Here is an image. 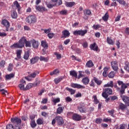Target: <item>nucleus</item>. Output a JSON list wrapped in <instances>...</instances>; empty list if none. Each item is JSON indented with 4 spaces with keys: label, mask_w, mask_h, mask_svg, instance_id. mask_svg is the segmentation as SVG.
I'll return each mask as SVG.
<instances>
[{
    "label": "nucleus",
    "mask_w": 129,
    "mask_h": 129,
    "mask_svg": "<svg viewBox=\"0 0 129 129\" xmlns=\"http://www.w3.org/2000/svg\"><path fill=\"white\" fill-rule=\"evenodd\" d=\"M31 42L32 43V46L33 47V48L37 49V48L39 47V43H38V41H36L34 39H33L31 41Z\"/></svg>",
    "instance_id": "22"
},
{
    "label": "nucleus",
    "mask_w": 129,
    "mask_h": 129,
    "mask_svg": "<svg viewBox=\"0 0 129 129\" xmlns=\"http://www.w3.org/2000/svg\"><path fill=\"white\" fill-rule=\"evenodd\" d=\"M86 66L88 68H91V67H93V66H94V64H93V62L91 60H89L87 62Z\"/></svg>",
    "instance_id": "26"
},
{
    "label": "nucleus",
    "mask_w": 129,
    "mask_h": 129,
    "mask_svg": "<svg viewBox=\"0 0 129 129\" xmlns=\"http://www.w3.org/2000/svg\"><path fill=\"white\" fill-rule=\"evenodd\" d=\"M93 98H94V102L96 104H97V103H98L99 102V101L97 100V97L96 96V95H94Z\"/></svg>",
    "instance_id": "53"
},
{
    "label": "nucleus",
    "mask_w": 129,
    "mask_h": 129,
    "mask_svg": "<svg viewBox=\"0 0 129 129\" xmlns=\"http://www.w3.org/2000/svg\"><path fill=\"white\" fill-rule=\"evenodd\" d=\"M0 91L1 92H2V94L3 95H7V94H8V91L7 90H5V89H2V90H0Z\"/></svg>",
    "instance_id": "57"
},
{
    "label": "nucleus",
    "mask_w": 129,
    "mask_h": 129,
    "mask_svg": "<svg viewBox=\"0 0 129 129\" xmlns=\"http://www.w3.org/2000/svg\"><path fill=\"white\" fill-rule=\"evenodd\" d=\"M37 74H39V72H38V71H35L34 72L30 74V77H31V78H35L37 76Z\"/></svg>",
    "instance_id": "34"
},
{
    "label": "nucleus",
    "mask_w": 129,
    "mask_h": 129,
    "mask_svg": "<svg viewBox=\"0 0 129 129\" xmlns=\"http://www.w3.org/2000/svg\"><path fill=\"white\" fill-rule=\"evenodd\" d=\"M107 94L111 95V94H112V89L109 88H105L104 92L102 93V96H103L104 98H106V97H108Z\"/></svg>",
    "instance_id": "5"
},
{
    "label": "nucleus",
    "mask_w": 129,
    "mask_h": 129,
    "mask_svg": "<svg viewBox=\"0 0 129 129\" xmlns=\"http://www.w3.org/2000/svg\"><path fill=\"white\" fill-rule=\"evenodd\" d=\"M11 18H12V19H17L18 13H17V12L15 10L11 11Z\"/></svg>",
    "instance_id": "19"
},
{
    "label": "nucleus",
    "mask_w": 129,
    "mask_h": 129,
    "mask_svg": "<svg viewBox=\"0 0 129 129\" xmlns=\"http://www.w3.org/2000/svg\"><path fill=\"white\" fill-rule=\"evenodd\" d=\"M114 76H115V73L113 71L110 72L108 75L109 78H113Z\"/></svg>",
    "instance_id": "41"
},
{
    "label": "nucleus",
    "mask_w": 129,
    "mask_h": 129,
    "mask_svg": "<svg viewBox=\"0 0 129 129\" xmlns=\"http://www.w3.org/2000/svg\"><path fill=\"white\" fill-rule=\"evenodd\" d=\"M62 33L65 38H66L67 37H69V36H70V32H69V31L67 30H64Z\"/></svg>",
    "instance_id": "31"
},
{
    "label": "nucleus",
    "mask_w": 129,
    "mask_h": 129,
    "mask_svg": "<svg viewBox=\"0 0 129 129\" xmlns=\"http://www.w3.org/2000/svg\"><path fill=\"white\" fill-rule=\"evenodd\" d=\"M54 55L56 56V58L58 59V60H60V59H61V54L58 52H55Z\"/></svg>",
    "instance_id": "52"
},
{
    "label": "nucleus",
    "mask_w": 129,
    "mask_h": 129,
    "mask_svg": "<svg viewBox=\"0 0 129 129\" xmlns=\"http://www.w3.org/2000/svg\"><path fill=\"white\" fill-rule=\"evenodd\" d=\"M25 46L29 47H32L31 41L26 40V42H25Z\"/></svg>",
    "instance_id": "47"
},
{
    "label": "nucleus",
    "mask_w": 129,
    "mask_h": 129,
    "mask_svg": "<svg viewBox=\"0 0 129 129\" xmlns=\"http://www.w3.org/2000/svg\"><path fill=\"white\" fill-rule=\"evenodd\" d=\"M37 61H38V57H33L30 59V63L31 64H35V63H36V62H37Z\"/></svg>",
    "instance_id": "40"
},
{
    "label": "nucleus",
    "mask_w": 129,
    "mask_h": 129,
    "mask_svg": "<svg viewBox=\"0 0 129 129\" xmlns=\"http://www.w3.org/2000/svg\"><path fill=\"white\" fill-rule=\"evenodd\" d=\"M37 123L39 125H41V124H44V120H43V119H41V118H39L37 120Z\"/></svg>",
    "instance_id": "38"
},
{
    "label": "nucleus",
    "mask_w": 129,
    "mask_h": 129,
    "mask_svg": "<svg viewBox=\"0 0 129 129\" xmlns=\"http://www.w3.org/2000/svg\"><path fill=\"white\" fill-rule=\"evenodd\" d=\"M55 120L56 123L58 124V125H59V126H62L63 123H64V119H63V117H62V116H56L55 117Z\"/></svg>",
    "instance_id": "7"
},
{
    "label": "nucleus",
    "mask_w": 129,
    "mask_h": 129,
    "mask_svg": "<svg viewBox=\"0 0 129 129\" xmlns=\"http://www.w3.org/2000/svg\"><path fill=\"white\" fill-rule=\"evenodd\" d=\"M119 108L122 111H124V110L127 108V105H126V104L125 105L122 103H120L119 104Z\"/></svg>",
    "instance_id": "16"
},
{
    "label": "nucleus",
    "mask_w": 129,
    "mask_h": 129,
    "mask_svg": "<svg viewBox=\"0 0 129 129\" xmlns=\"http://www.w3.org/2000/svg\"><path fill=\"white\" fill-rule=\"evenodd\" d=\"M57 73H59V70L55 69L52 72H51L50 73V75H51V76L53 75H56V74H57Z\"/></svg>",
    "instance_id": "44"
},
{
    "label": "nucleus",
    "mask_w": 129,
    "mask_h": 129,
    "mask_svg": "<svg viewBox=\"0 0 129 129\" xmlns=\"http://www.w3.org/2000/svg\"><path fill=\"white\" fill-rule=\"evenodd\" d=\"M82 73H84V72L79 71V75L78 77V79H80L81 77H83V75L82 74Z\"/></svg>",
    "instance_id": "51"
},
{
    "label": "nucleus",
    "mask_w": 129,
    "mask_h": 129,
    "mask_svg": "<svg viewBox=\"0 0 129 129\" xmlns=\"http://www.w3.org/2000/svg\"><path fill=\"white\" fill-rule=\"evenodd\" d=\"M66 101L67 102H71V101H72V99L70 97H67L66 98Z\"/></svg>",
    "instance_id": "64"
},
{
    "label": "nucleus",
    "mask_w": 129,
    "mask_h": 129,
    "mask_svg": "<svg viewBox=\"0 0 129 129\" xmlns=\"http://www.w3.org/2000/svg\"><path fill=\"white\" fill-rule=\"evenodd\" d=\"M107 42L109 45H113L114 43L112 39L109 37H107Z\"/></svg>",
    "instance_id": "43"
},
{
    "label": "nucleus",
    "mask_w": 129,
    "mask_h": 129,
    "mask_svg": "<svg viewBox=\"0 0 129 129\" xmlns=\"http://www.w3.org/2000/svg\"><path fill=\"white\" fill-rule=\"evenodd\" d=\"M63 110H64V107H59L56 109V113L57 114H61V113H63Z\"/></svg>",
    "instance_id": "24"
},
{
    "label": "nucleus",
    "mask_w": 129,
    "mask_h": 129,
    "mask_svg": "<svg viewBox=\"0 0 129 129\" xmlns=\"http://www.w3.org/2000/svg\"><path fill=\"white\" fill-rule=\"evenodd\" d=\"M92 28L94 30H98V29H99V28H100V25H99V24L94 25L92 26Z\"/></svg>",
    "instance_id": "48"
},
{
    "label": "nucleus",
    "mask_w": 129,
    "mask_h": 129,
    "mask_svg": "<svg viewBox=\"0 0 129 129\" xmlns=\"http://www.w3.org/2000/svg\"><path fill=\"white\" fill-rule=\"evenodd\" d=\"M41 46L43 47V48H48V47H49L48 43L45 41H41Z\"/></svg>",
    "instance_id": "37"
},
{
    "label": "nucleus",
    "mask_w": 129,
    "mask_h": 129,
    "mask_svg": "<svg viewBox=\"0 0 129 129\" xmlns=\"http://www.w3.org/2000/svg\"><path fill=\"white\" fill-rule=\"evenodd\" d=\"M72 118L74 120L80 121V120H81V115L75 113L73 115Z\"/></svg>",
    "instance_id": "15"
},
{
    "label": "nucleus",
    "mask_w": 129,
    "mask_h": 129,
    "mask_svg": "<svg viewBox=\"0 0 129 129\" xmlns=\"http://www.w3.org/2000/svg\"><path fill=\"white\" fill-rule=\"evenodd\" d=\"M28 24H35L37 22V18L34 15H30L26 19Z\"/></svg>",
    "instance_id": "4"
},
{
    "label": "nucleus",
    "mask_w": 129,
    "mask_h": 129,
    "mask_svg": "<svg viewBox=\"0 0 129 129\" xmlns=\"http://www.w3.org/2000/svg\"><path fill=\"white\" fill-rule=\"evenodd\" d=\"M90 86H91V87H95V85L94 84V80H93V79L91 80L90 82Z\"/></svg>",
    "instance_id": "59"
},
{
    "label": "nucleus",
    "mask_w": 129,
    "mask_h": 129,
    "mask_svg": "<svg viewBox=\"0 0 129 129\" xmlns=\"http://www.w3.org/2000/svg\"><path fill=\"white\" fill-rule=\"evenodd\" d=\"M11 120L12 123H16V125H15L14 129L22 128V126L21 125V123H22V120L21 118L18 117L11 118Z\"/></svg>",
    "instance_id": "2"
},
{
    "label": "nucleus",
    "mask_w": 129,
    "mask_h": 129,
    "mask_svg": "<svg viewBox=\"0 0 129 129\" xmlns=\"http://www.w3.org/2000/svg\"><path fill=\"white\" fill-rule=\"evenodd\" d=\"M108 18H109V15H108V13H106L104 16L102 18V19L103 21H104V22H107Z\"/></svg>",
    "instance_id": "29"
},
{
    "label": "nucleus",
    "mask_w": 129,
    "mask_h": 129,
    "mask_svg": "<svg viewBox=\"0 0 129 129\" xmlns=\"http://www.w3.org/2000/svg\"><path fill=\"white\" fill-rule=\"evenodd\" d=\"M84 15L85 16H87L88 17H89L90 16H91V11L90 10H86L84 12Z\"/></svg>",
    "instance_id": "33"
},
{
    "label": "nucleus",
    "mask_w": 129,
    "mask_h": 129,
    "mask_svg": "<svg viewBox=\"0 0 129 129\" xmlns=\"http://www.w3.org/2000/svg\"><path fill=\"white\" fill-rule=\"evenodd\" d=\"M72 58H73V60H76V61H78V62H80L81 60L80 58H77V57L74 55H72Z\"/></svg>",
    "instance_id": "56"
},
{
    "label": "nucleus",
    "mask_w": 129,
    "mask_h": 129,
    "mask_svg": "<svg viewBox=\"0 0 129 129\" xmlns=\"http://www.w3.org/2000/svg\"><path fill=\"white\" fill-rule=\"evenodd\" d=\"M53 102L54 103V104H56V103H58V102H60V98H55L53 100Z\"/></svg>",
    "instance_id": "58"
},
{
    "label": "nucleus",
    "mask_w": 129,
    "mask_h": 129,
    "mask_svg": "<svg viewBox=\"0 0 129 129\" xmlns=\"http://www.w3.org/2000/svg\"><path fill=\"white\" fill-rule=\"evenodd\" d=\"M89 81L90 80L88 77H86L82 80V82L84 85H87L89 83Z\"/></svg>",
    "instance_id": "18"
},
{
    "label": "nucleus",
    "mask_w": 129,
    "mask_h": 129,
    "mask_svg": "<svg viewBox=\"0 0 129 129\" xmlns=\"http://www.w3.org/2000/svg\"><path fill=\"white\" fill-rule=\"evenodd\" d=\"M30 125L32 128H34V127L37 126V123H36V122H35V120H32L31 121Z\"/></svg>",
    "instance_id": "35"
},
{
    "label": "nucleus",
    "mask_w": 129,
    "mask_h": 129,
    "mask_svg": "<svg viewBox=\"0 0 129 129\" xmlns=\"http://www.w3.org/2000/svg\"><path fill=\"white\" fill-rule=\"evenodd\" d=\"M2 24L3 25V26L6 27L7 32H9V28H10V22L8 20L4 19L2 20Z\"/></svg>",
    "instance_id": "10"
},
{
    "label": "nucleus",
    "mask_w": 129,
    "mask_h": 129,
    "mask_svg": "<svg viewBox=\"0 0 129 129\" xmlns=\"http://www.w3.org/2000/svg\"><path fill=\"white\" fill-rule=\"evenodd\" d=\"M65 5L67 8H72L75 6L76 4L75 2H66Z\"/></svg>",
    "instance_id": "21"
},
{
    "label": "nucleus",
    "mask_w": 129,
    "mask_h": 129,
    "mask_svg": "<svg viewBox=\"0 0 129 129\" xmlns=\"http://www.w3.org/2000/svg\"><path fill=\"white\" fill-rule=\"evenodd\" d=\"M22 54V50H17L16 51V55L17 58L21 59V54Z\"/></svg>",
    "instance_id": "42"
},
{
    "label": "nucleus",
    "mask_w": 129,
    "mask_h": 129,
    "mask_svg": "<svg viewBox=\"0 0 129 129\" xmlns=\"http://www.w3.org/2000/svg\"><path fill=\"white\" fill-rule=\"evenodd\" d=\"M90 48L91 50L95 51V52H97V51H98V46H97V44L95 42L90 44Z\"/></svg>",
    "instance_id": "12"
},
{
    "label": "nucleus",
    "mask_w": 129,
    "mask_h": 129,
    "mask_svg": "<svg viewBox=\"0 0 129 129\" xmlns=\"http://www.w3.org/2000/svg\"><path fill=\"white\" fill-rule=\"evenodd\" d=\"M110 98H111V100H117L118 98L116 96H110Z\"/></svg>",
    "instance_id": "63"
},
{
    "label": "nucleus",
    "mask_w": 129,
    "mask_h": 129,
    "mask_svg": "<svg viewBox=\"0 0 129 129\" xmlns=\"http://www.w3.org/2000/svg\"><path fill=\"white\" fill-rule=\"evenodd\" d=\"M14 6H15L16 7V8H17V9H18V11H20V4H19V3L18 2V1H15L14 3Z\"/></svg>",
    "instance_id": "49"
},
{
    "label": "nucleus",
    "mask_w": 129,
    "mask_h": 129,
    "mask_svg": "<svg viewBox=\"0 0 129 129\" xmlns=\"http://www.w3.org/2000/svg\"><path fill=\"white\" fill-rule=\"evenodd\" d=\"M36 10L39 12H43V11H47V9L45 7L38 6L36 7Z\"/></svg>",
    "instance_id": "30"
},
{
    "label": "nucleus",
    "mask_w": 129,
    "mask_h": 129,
    "mask_svg": "<svg viewBox=\"0 0 129 129\" xmlns=\"http://www.w3.org/2000/svg\"><path fill=\"white\" fill-rule=\"evenodd\" d=\"M121 98L122 100L125 103V104L127 105V106H129V97L125 95H121Z\"/></svg>",
    "instance_id": "11"
},
{
    "label": "nucleus",
    "mask_w": 129,
    "mask_h": 129,
    "mask_svg": "<svg viewBox=\"0 0 129 129\" xmlns=\"http://www.w3.org/2000/svg\"><path fill=\"white\" fill-rule=\"evenodd\" d=\"M64 78H65V77L61 76L54 79V81L55 84H58V83L61 82V81H62Z\"/></svg>",
    "instance_id": "17"
},
{
    "label": "nucleus",
    "mask_w": 129,
    "mask_h": 129,
    "mask_svg": "<svg viewBox=\"0 0 129 129\" xmlns=\"http://www.w3.org/2000/svg\"><path fill=\"white\" fill-rule=\"evenodd\" d=\"M30 57V50H27L25 52L23 58L25 60H28Z\"/></svg>",
    "instance_id": "25"
},
{
    "label": "nucleus",
    "mask_w": 129,
    "mask_h": 129,
    "mask_svg": "<svg viewBox=\"0 0 129 129\" xmlns=\"http://www.w3.org/2000/svg\"><path fill=\"white\" fill-rule=\"evenodd\" d=\"M82 46L84 48H86L87 47H88V43L87 42L85 41L83 43Z\"/></svg>",
    "instance_id": "62"
},
{
    "label": "nucleus",
    "mask_w": 129,
    "mask_h": 129,
    "mask_svg": "<svg viewBox=\"0 0 129 129\" xmlns=\"http://www.w3.org/2000/svg\"><path fill=\"white\" fill-rule=\"evenodd\" d=\"M21 84H19V87L21 90H26V88H25V85H26V81L23 79L20 81Z\"/></svg>",
    "instance_id": "14"
},
{
    "label": "nucleus",
    "mask_w": 129,
    "mask_h": 129,
    "mask_svg": "<svg viewBox=\"0 0 129 129\" xmlns=\"http://www.w3.org/2000/svg\"><path fill=\"white\" fill-rule=\"evenodd\" d=\"M60 15H67V13H68V11L66 10H61L60 12Z\"/></svg>",
    "instance_id": "54"
},
{
    "label": "nucleus",
    "mask_w": 129,
    "mask_h": 129,
    "mask_svg": "<svg viewBox=\"0 0 129 129\" xmlns=\"http://www.w3.org/2000/svg\"><path fill=\"white\" fill-rule=\"evenodd\" d=\"M5 64H6V61L5 60H2L0 62V67H5Z\"/></svg>",
    "instance_id": "60"
},
{
    "label": "nucleus",
    "mask_w": 129,
    "mask_h": 129,
    "mask_svg": "<svg viewBox=\"0 0 129 129\" xmlns=\"http://www.w3.org/2000/svg\"><path fill=\"white\" fill-rule=\"evenodd\" d=\"M117 83L118 84L119 86H121V85H127V86H129L128 84H124L123 83V82L121 81H117Z\"/></svg>",
    "instance_id": "50"
},
{
    "label": "nucleus",
    "mask_w": 129,
    "mask_h": 129,
    "mask_svg": "<svg viewBox=\"0 0 129 129\" xmlns=\"http://www.w3.org/2000/svg\"><path fill=\"white\" fill-rule=\"evenodd\" d=\"M70 75L71 76L73 77H75V78H78L77 73L75 71H71L70 72Z\"/></svg>",
    "instance_id": "27"
},
{
    "label": "nucleus",
    "mask_w": 129,
    "mask_h": 129,
    "mask_svg": "<svg viewBox=\"0 0 129 129\" xmlns=\"http://www.w3.org/2000/svg\"><path fill=\"white\" fill-rule=\"evenodd\" d=\"M40 81H36L35 83L33 84V86L36 87V86H39L40 85Z\"/></svg>",
    "instance_id": "55"
},
{
    "label": "nucleus",
    "mask_w": 129,
    "mask_h": 129,
    "mask_svg": "<svg viewBox=\"0 0 129 129\" xmlns=\"http://www.w3.org/2000/svg\"><path fill=\"white\" fill-rule=\"evenodd\" d=\"M88 32V30L87 29L85 30H75L73 32V35L74 36H81V37H84L86 33Z\"/></svg>",
    "instance_id": "3"
},
{
    "label": "nucleus",
    "mask_w": 129,
    "mask_h": 129,
    "mask_svg": "<svg viewBox=\"0 0 129 129\" xmlns=\"http://www.w3.org/2000/svg\"><path fill=\"white\" fill-rule=\"evenodd\" d=\"M93 80L94 82H95L97 84V85L99 86L101 85V84L102 83V81L98 79V78L95 77H93Z\"/></svg>",
    "instance_id": "20"
},
{
    "label": "nucleus",
    "mask_w": 129,
    "mask_h": 129,
    "mask_svg": "<svg viewBox=\"0 0 129 129\" xmlns=\"http://www.w3.org/2000/svg\"><path fill=\"white\" fill-rule=\"evenodd\" d=\"M95 122H96V123L100 124V123L102 122V119L100 118H97L95 121Z\"/></svg>",
    "instance_id": "45"
},
{
    "label": "nucleus",
    "mask_w": 129,
    "mask_h": 129,
    "mask_svg": "<svg viewBox=\"0 0 129 129\" xmlns=\"http://www.w3.org/2000/svg\"><path fill=\"white\" fill-rule=\"evenodd\" d=\"M111 66L113 70H114V71H115V72H117V71H118V64L117 63V61H111Z\"/></svg>",
    "instance_id": "9"
},
{
    "label": "nucleus",
    "mask_w": 129,
    "mask_h": 129,
    "mask_svg": "<svg viewBox=\"0 0 129 129\" xmlns=\"http://www.w3.org/2000/svg\"><path fill=\"white\" fill-rule=\"evenodd\" d=\"M15 75L14 74H10L9 75H6V78L7 80H10V79H12V78H14Z\"/></svg>",
    "instance_id": "32"
},
{
    "label": "nucleus",
    "mask_w": 129,
    "mask_h": 129,
    "mask_svg": "<svg viewBox=\"0 0 129 129\" xmlns=\"http://www.w3.org/2000/svg\"><path fill=\"white\" fill-rule=\"evenodd\" d=\"M104 87H111L112 88V87H113V81H110L108 82L107 84L104 85Z\"/></svg>",
    "instance_id": "23"
},
{
    "label": "nucleus",
    "mask_w": 129,
    "mask_h": 129,
    "mask_svg": "<svg viewBox=\"0 0 129 129\" xmlns=\"http://www.w3.org/2000/svg\"><path fill=\"white\" fill-rule=\"evenodd\" d=\"M6 129H14L12 124H8L6 126Z\"/></svg>",
    "instance_id": "61"
},
{
    "label": "nucleus",
    "mask_w": 129,
    "mask_h": 129,
    "mask_svg": "<svg viewBox=\"0 0 129 129\" xmlns=\"http://www.w3.org/2000/svg\"><path fill=\"white\" fill-rule=\"evenodd\" d=\"M128 86H127V85H121V87L120 88L119 90H118V91H119L120 92V94L121 95H122L123 94H124L125 89H126V88H127Z\"/></svg>",
    "instance_id": "13"
},
{
    "label": "nucleus",
    "mask_w": 129,
    "mask_h": 129,
    "mask_svg": "<svg viewBox=\"0 0 129 129\" xmlns=\"http://www.w3.org/2000/svg\"><path fill=\"white\" fill-rule=\"evenodd\" d=\"M71 86L73 88H77V89H85V86L77 83H72Z\"/></svg>",
    "instance_id": "8"
},
{
    "label": "nucleus",
    "mask_w": 129,
    "mask_h": 129,
    "mask_svg": "<svg viewBox=\"0 0 129 129\" xmlns=\"http://www.w3.org/2000/svg\"><path fill=\"white\" fill-rule=\"evenodd\" d=\"M66 90L69 91L71 93V95H73V94H75V92H76V90L68 87H66Z\"/></svg>",
    "instance_id": "28"
},
{
    "label": "nucleus",
    "mask_w": 129,
    "mask_h": 129,
    "mask_svg": "<svg viewBox=\"0 0 129 129\" xmlns=\"http://www.w3.org/2000/svg\"><path fill=\"white\" fill-rule=\"evenodd\" d=\"M26 42H27V39L26 38V37H22L19 40L18 43H14L11 46V48H17L21 49L23 48V47L25 46V44H26Z\"/></svg>",
    "instance_id": "1"
},
{
    "label": "nucleus",
    "mask_w": 129,
    "mask_h": 129,
    "mask_svg": "<svg viewBox=\"0 0 129 129\" xmlns=\"http://www.w3.org/2000/svg\"><path fill=\"white\" fill-rule=\"evenodd\" d=\"M39 59L41 61H44V62H48V61L49 60V57H45L43 56H40Z\"/></svg>",
    "instance_id": "36"
},
{
    "label": "nucleus",
    "mask_w": 129,
    "mask_h": 129,
    "mask_svg": "<svg viewBox=\"0 0 129 129\" xmlns=\"http://www.w3.org/2000/svg\"><path fill=\"white\" fill-rule=\"evenodd\" d=\"M78 109L81 113H85L86 110L85 108V103L82 102H80L78 106Z\"/></svg>",
    "instance_id": "6"
},
{
    "label": "nucleus",
    "mask_w": 129,
    "mask_h": 129,
    "mask_svg": "<svg viewBox=\"0 0 129 129\" xmlns=\"http://www.w3.org/2000/svg\"><path fill=\"white\" fill-rule=\"evenodd\" d=\"M117 2L120 5H122L124 7H126V6H127V4H126V3H125V1L124 0H118Z\"/></svg>",
    "instance_id": "39"
},
{
    "label": "nucleus",
    "mask_w": 129,
    "mask_h": 129,
    "mask_svg": "<svg viewBox=\"0 0 129 129\" xmlns=\"http://www.w3.org/2000/svg\"><path fill=\"white\" fill-rule=\"evenodd\" d=\"M33 84H28L26 88H25V90H28V89H31L33 87Z\"/></svg>",
    "instance_id": "46"
}]
</instances>
